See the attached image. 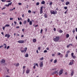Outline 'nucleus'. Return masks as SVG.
<instances>
[{
  "mask_svg": "<svg viewBox=\"0 0 77 77\" xmlns=\"http://www.w3.org/2000/svg\"><path fill=\"white\" fill-rule=\"evenodd\" d=\"M6 77H10V76H8V75H7L6 76Z\"/></svg>",
  "mask_w": 77,
  "mask_h": 77,
  "instance_id": "63",
  "label": "nucleus"
},
{
  "mask_svg": "<svg viewBox=\"0 0 77 77\" xmlns=\"http://www.w3.org/2000/svg\"><path fill=\"white\" fill-rule=\"evenodd\" d=\"M2 15H6V13H2Z\"/></svg>",
  "mask_w": 77,
  "mask_h": 77,
  "instance_id": "45",
  "label": "nucleus"
},
{
  "mask_svg": "<svg viewBox=\"0 0 77 77\" xmlns=\"http://www.w3.org/2000/svg\"><path fill=\"white\" fill-rule=\"evenodd\" d=\"M9 26H10V25H8V24H6L5 25V27H9Z\"/></svg>",
  "mask_w": 77,
  "mask_h": 77,
  "instance_id": "21",
  "label": "nucleus"
},
{
  "mask_svg": "<svg viewBox=\"0 0 77 77\" xmlns=\"http://www.w3.org/2000/svg\"><path fill=\"white\" fill-rule=\"evenodd\" d=\"M59 32L60 33H62V32H63V31L62 30L60 29L59 31Z\"/></svg>",
  "mask_w": 77,
  "mask_h": 77,
  "instance_id": "24",
  "label": "nucleus"
},
{
  "mask_svg": "<svg viewBox=\"0 0 77 77\" xmlns=\"http://www.w3.org/2000/svg\"><path fill=\"white\" fill-rule=\"evenodd\" d=\"M24 24H26V21L25 20L23 22Z\"/></svg>",
  "mask_w": 77,
  "mask_h": 77,
  "instance_id": "30",
  "label": "nucleus"
},
{
  "mask_svg": "<svg viewBox=\"0 0 77 77\" xmlns=\"http://www.w3.org/2000/svg\"><path fill=\"white\" fill-rule=\"evenodd\" d=\"M75 29H74L72 31V32H73V33H74L75 32Z\"/></svg>",
  "mask_w": 77,
  "mask_h": 77,
  "instance_id": "39",
  "label": "nucleus"
},
{
  "mask_svg": "<svg viewBox=\"0 0 77 77\" xmlns=\"http://www.w3.org/2000/svg\"><path fill=\"white\" fill-rule=\"evenodd\" d=\"M57 54H58V55H59V56H60L61 54L60 53H57Z\"/></svg>",
  "mask_w": 77,
  "mask_h": 77,
  "instance_id": "35",
  "label": "nucleus"
},
{
  "mask_svg": "<svg viewBox=\"0 0 77 77\" xmlns=\"http://www.w3.org/2000/svg\"><path fill=\"white\" fill-rule=\"evenodd\" d=\"M6 60L4 59H2L1 61L0 62L1 64L3 65V66H6L7 65V63H5Z\"/></svg>",
  "mask_w": 77,
  "mask_h": 77,
  "instance_id": "1",
  "label": "nucleus"
},
{
  "mask_svg": "<svg viewBox=\"0 0 77 77\" xmlns=\"http://www.w3.org/2000/svg\"><path fill=\"white\" fill-rule=\"evenodd\" d=\"M69 36V34H67L66 35V38H68Z\"/></svg>",
  "mask_w": 77,
  "mask_h": 77,
  "instance_id": "23",
  "label": "nucleus"
},
{
  "mask_svg": "<svg viewBox=\"0 0 77 77\" xmlns=\"http://www.w3.org/2000/svg\"><path fill=\"white\" fill-rule=\"evenodd\" d=\"M47 51L45 50L44 51V53H47Z\"/></svg>",
  "mask_w": 77,
  "mask_h": 77,
  "instance_id": "41",
  "label": "nucleus"
},
{
  "mask_svg": "<svg viewBox=\"0 0 77 77\" xmlns=\"http://www.w3.org/2000/svg\"><path fill=\"white\" fill-rule=\"evenodd\" d=\"M12 5V2H10V3H8V6H9L11 5Z\"/></svg>",
  "mask_w": 77,
  "mask_h": 77,
  "instance_id": "20",
  "label": "nucleus"
},
{
  "mask_svg": "<svg viewBox=\"0 0 77 77\" xmlns=\"http://www.w3.org/2000/svg\"><path fill=\"white\" fill-rule=\"evenodd\" d=\"M20 25H21V24H22V22H20Z\"/></svg>",
  "mask_w": 77,
  "mask_h": 77,
  "instance_id": "56",
  "label": "nucleus"
},
{
  "mask_svg": "<svg viewBox=\"0 0 77 77\" xmlns=\"http://www.w3.org/2000/svg\"><path fill=\"white\" fill-rule=\"evenodd\" d=\"M36 39H34L33 40V42H36Z\"/></svg>",
  "mask_w": 77,
  "mask_h": 77,
  "instance_id": "18",
  "label": "nucleus"
},
{
  "mask_svg": "<svg viewBox=\"0 0 77 77\" xmlns=\"http://www.w3.org/2000/svg\"><path fill=\"white\" fill-rule=\"evenodd\" d=\"M69 46H70L69 45H68L67 46V48H68L69 47Z\"/></svg>",
  "mask_w": 77,
  "mask_h": 77,
  "instance_id": "59",
  "label": "nucleus"
},
{
  "mask_svg": "<svg viewBox=\"0 0 77 77\" xmlns=\"http://www.w3.org/2000/svg\"><path fill=\"white\" fill-rule=\"evenodd\" d=\"M51 12V14H57V11H56L55 10V11H50Z\"/></svg>",
  "mask_w": 77,
  "mask_h": 77,
  "instance_id": "3",
  "label": "nucleus"
},
{
  "mask_svg": "<svg viewBox=\"0 0 77 77\" xmlns=\"http://www.w3.org/2000/svg\"><path fill=\"white\" fill-rule=\"evenodd\" d=\"M16 29H18L20 28V26H17L16 27Z\"/></svg>",
  "mask_w": 77,
  "mask_h": 77,
  "instance_id": "48",
  "label": "nucleus"
},
{
  "mask_svg": "<svg viewBox=\"0 0 77 77\" xmlns=\"http://www.w3.org/2000/svg\"><path fill=\"white\" fill-rule=\"evenodd\" d=\"M2 2H5L6 0H1Z\"/></svg>",
  "mask_w": 77,
  "mask_h": 77,
  "instance_id": "32",
  "label": "nucleus"
},
{
  "mask_svg": "<svg viewBox=\"0 0 77 77\" xmlns=\"http://www.w3.org/2000/svg\"><path fill=\"white\" fill-rule=\"evenodd\" d=\"M71 71H72V73H71V76H72L74 74V71L73 70H71Z\"/></svg>",
  "mask_w": 77,
  "mask_h": 77,
  "instance_id": "8",
  "label": "nucleus"
},
{
  "mask_svg": "<svg viewBox=\"0 0 77 77\" xmlns=\"http://www.w3.org/2000/svg\"><path fill=\"white\" fill-rule=\"evenodd\" d=\"M39 5V2H37L36 4V6H38Z\"/></svg>",
  "mask_w": 77,
  "mask_h": 77,
  "instance_id": "29",
  "label": "nucleus"
},
{
  "mask_svg": "<svg viewBox=\"0 0 77 77\" xmlns=\"http://www.w3.org/2000/svg\"><path fill=\"white\" fill-rule=\"evenodd\" d=\"M14 65H15V66H19V65H20V64H19V63H18L17 64V63H15L14 64Z\"/></svg>",
  "mask_w": 77,
  "mask_h": 77,
  "instance_id": "9",
  "label": "nucleus"
},
{
  "mask_svg": "<svg viewBox=\"0 0 77 77\" xmlns=\"http://www.w3.org/2000/svg\"><path fill=\"white\" fill-rule=\"evenodd\" d=\"M9 48H10V46H8V47H7V49H9Z\"/></svg>",
  "mask_w": 77,
  "mask_h": 77,
  "instance_id": "42",
  "label": "nucleus"
},
{
  "mask_svg": "<svg viewBox=\"0 0 77 77\" xmlns=\"http://www.w3.org/2000/svg\"><path fill=\"white\" fill-rule=\"evenodd\" d=\"M68 54H66V55H65V57H68Z\"/></svg>",
  "mask_w": 77,
  "mask_h": 77,
  "instance_id": "31",
  "label": "nucleus"
},
{
  "mask_svg": "<svg viewBox=\"0 0 77 77\" xmlns=\"http://www.w3.org/2000/svg\"><path fill=\"white\" fill-rule=\"evenodd\" d=\"M43 9V7H42L40 8V11H42V9Z\"/></svg>",
  "mask_w": 77,
  "mask_h": 77,
  "instance_id": "28",
  "label": "nucleus"
},
{
  "mask_svg": "<svg viewBox=\"0 0 77 77\" xmlns=\"http://www.w3.org/2000/svg\"><path fill=\"white\" fill-rule=\"evenodd\" d=\"M31 12V11H30V10L28 11V13H30Z\"/></svg>",
  "mask_w": 77,
  "mask_h": 77,
  "instance_id": "57",
  "label": "nucleus"
},
{
  "mask_svg": "<svg viewBox=\"0 0 77 77\" xmlns=\"http://www.w3.org/2000/svg\"><path fill=\"white\" fill-rule=\"evenodd\" d=\"M54 73L55 74H56V73H57V71H55L54 72Z\"/></svg>",
  "mask_w": 77,
  "mask_h": 77,
  "instance_id": "49",
  "label": "nucleus"
},
{
  "mask_svg": "<svg viewBox=\"0 0 77 77\" xmlns=\"http://www.w3.org/2000/svg\"><path fill=\"white\" fill-rule=\"evenodd\" d=\"M73 63H72V62H70L69 64V65H72V64Z\"/></svg>",
  "mask_w": 77,
  "mask_h": 77,
  "instance_id": "17",
  "label": "nucleus"
},
{
  "mask_svg": "<svg viewBox=\"0 0 77 77\" xmlns=\"http://www.w3.org/2000/svg\"><path fill=\"white\" fill-rule=\"evenodd\" d=\"M29 72H30V70L29 69H27L26 70V74H28V73H29Z\"/></svg>",
  "mask_w": 77,
  "mask_h": 77,
  "instance_id": "11",
  "label": "nucleus"
},
{
  "mask_svg": "<svg viewBox=\"0 0 77 77\" xmlns=\"http://www.w3.org/2000/svg\"><path fill=\"white\" fill-rule=\"evenodd\" d=\"M35 65L37 66V67H38V63H36L35 64Z\"/></svg>",
  "mask_w": 77,
  "mask_h": 77,
  "instance_id": "54",
  "label": "nucleus"
},
{
  "mask_svg": "<svg viewBox=\"0 0 77 77\" xmlns=\"http://www.w3.org/2000/svg\"><path fill=\"white\" fill-rule=\"evenodd\" d=\"M56 69H56V68H54V69H52V70H56Z\"/></svg>",
  "mask_w": 77,
  "mask_h": 77,
  "instance_id": "36",
  "label": "nucleus"
},
{
  "mask_svg": "<svg viewBox=\"0 0 77 77\" xmlns=\"http://www.w3.org/2000/svg\"><path fill=\"white\" fill-rule=\"evenodd\" d=\"M18 5H22V3H18Z\"/></svg>",
  "mask_w": 77,
  "mask_h": 77,
  "instance_id": "50",
  "label": "nucleus"
},
{
  "mask_svg": "<svg viewBox=\"0 0 77 77\" xmlns=\"http://www.w3.org/2000/svg\"><path fill=\"white\" fill-rule=\"evenodd\" d=\"M6 70H7V72L9 73V69H8L7 68H6Z\"/></svg>",
  "mask_w": 77,
  "mask_h": 77,
  "instance_id": "19",
  "label": "nucleus"
},
{
  "mask_svg": "<svg viewBox=\"0 0 77 77\" xmlns=\"http://www.w3.org/2000/svg\"><path fill=\"white\" fill-rule=\"evenodd\" d=\"M21 53H23V52L25 53V52L24 51V50H21Z\"/></svg>",
  "mask_w": 77,
  "mask_h": 77,
  "instance_id": "38",
  "label": "nucleus"
},
{
  "mask_svg": "<svg viewBox=\"0 0 77 77\" xmlns=\"http://www.w3.org/2000/svg\"><path fill=\"white\" fill-rule=\"evenodd\" d=\"M7 38H9V37H10V35L8 34H6L5 35V37H7Z\"/></svg>",
  "mask_w": 77,
  "mask_h": 77,
  "instance_id": "6",
  "label": "nucleus"
},
{
  "mask_svg": "<svg viewBox=\"0 0 77 77\" xmlns=\"http://www.w3.org/2000/svg\"><path fill=\"white\" fill-rule=\"evenodd\" d=\"M14 23L15 24H17V22L14 21Z\"/></svg>",
  "mask_w": 77,
  "mask_h": 77,
  "instance_id": "62",
  "label": "nucleus"
},
{
  "mask_svg": "<svg viewBox=\"0 0 77 77\" xmlns=\"http://www.w3.org/2000/svg\"><path fill=\"white\" fill-rule=\"evenodd\" d=\"M70 53V51H68L67 52H66V53L67 54H68V53Z\"/></svg>",
  "mask_w": 77,
  "mask_h": 77,
  "instance_id": "33",
  "label": "nucleus"
},
{
  "mask_svg": "<svg viewBox=\"0 0 77 77\" xmlns=\"http://www.w3.org/2000/svg\"><path fill=\"white\" fill-rule=\"evenodd\" d=\"M5 6H7V7H9V5H5Z\"/></svg>",
  "mask_w": 77,
  "mask_h": 77,
  "instance_id": "47",
  "label": "nucleus"
},
{
  "mask_svg": "<svg viewBox=\"0 0 77 77\" xmlns=\"http://www.w3.org/2000/svg\"><path fill=\"white\" fill-rule=\"evenodd\" d=\"M23 74H24V72H25V70H24V68H23Z\"/></svg>",
  "mask_w": 77,
  "mask_h": 77,
  "instance_id": "37",
  "label": "nucleus"
},
{
  "mask_svg": "<svg viewBox=\"0 0 77 77\" xmlns=\"http://www.w3.org/2000/svg\"><path fill=\"white\" fill-rule=\"evenodd\" d=\"M25 56L26 57H27L29 56V54H26L25 55Z\"/></svg>",
  "mask_w": 77,
  "mask_h": 77,
  "instance_id": "15",
  "label": "nucleus"
},
{
  "mask_svg": "<svg viewBox=\"0 0 77 77\" xmlns=\"http://www.w3.org/2000/svg\"><path fill=\"white\" fill-rule=\"evenodd\" d=\"M60 38L59 36H56L55 38H54L53 39V40L55 42H58V41L59 40Z\"/></svg>",
  "mask_w": 77,
  "mask_h": 77,
  "instance_id": "2",
  "label": "nucleus"
},
{
  "mask_svg": "<svg viewBox=\"0 0 77 77\" xmlns=\"http://www.w3.org/2000/svg\"><path fill=\"white\" fill-rule=\"evenodd\" d=\"M71 55L72 57L73 58V59H75V56H74V53H72Z\"/></svg>",
  "mask_w": 77,
  "mask_h": 77,
  "instance_id": "7",
  "label": "nucleus"
},
{
  "mask_svg": "<svg viewBox=\"0 0 77 77\" xmlns=\"http://www.w3.org/2000/svg\"><path fill=\"white\" fill-rule=\"evenodd\" d=\"M76 31L77 32V28L75 29Z\"/></svg>",
  "mask_w": 77,
  "mask_h": 77,
  "instance_id": "64",
  "label": "nucleus"
},
{
  "mask_svg": "<svg viewBox=\"0 0 77 77\" xmlns=\"http://www.w3.org/2000/svg\"><path fill=\"white\" fill-rule=\"evenodd\" d=\"M69 45H70V46H72V44H69Z\"/></svg>",
  "mask_w": 77,
  "mask_h": 77,
  "instance_id": "60",
  "label": "nucleus"
},
{
  "mask_svg": "<svg viewBox=\"0 0 77 77\" xmlns=\"http://www.w3.org/2000/svg\"><path fill=\"white\" fill-rule=\"evenodd\" d=\"M41 4L42 5H44L45 4V1H43L41 2Z\"/></svg>",
  "mask_w": 77,
  "mask_h": 77,
  "instance_id": "14",
  "label": "nucleus"
},
{
  "mask_svg": "<svg viewBox=\"0 0 77 77\" xmlns=\"http://www.w3.org/2000/svg\"><path fill=\"white\" fill-rule=\"evenodd\" d=\"M44 60V57L41 58L40 59V60Z\"/></svg>",
  "mask_w": 77,
  "mask_h": 77,
  "instance_id": "22",
  "label": "nucleus"
},
{
  "mask_svg": "<svg viewBox=\"0 0 77 77\" xmlns=\"http://www.w3.org/2000/svg\"><path fill=\"white\" fill-rule=\"evenodd\" d=\"M29 24H30V25H32V21H30Z\"/></svg>",
  "mask_w": 77,
  "mask_h": 77,
  "instance_id": "25",
  "label": "nucleus"
},
{
  "mask_svg": "<svg viewBox=\"0 0 77 77\" xmlns=\"http://www.w3.org/2000/svg\"><path fill=\"white\" fill-rule=\"evenodd\" d=\"M38 25H36L35 26V27H38Z\"/></svg>",
  "mask_w": 77,
  "mask_h": 77,
  "instance_id": "61",
  "label": "nucleus"
},
{
  "mask_svg": "<svg viewBox=\"0 0 77 77\" xmlns=\"http://www.w3.org/2000/svg\"><path fill=\"white\" fill-rule=\"evenodd\" d=\"M64 8L65 9H67V7H65Z\"/></svg>",
  "mask_w": 77,
  "mask_h": 77,
  "instance_id": "44",
  "label": "nucleus"
},
{
  "mask_svg": "<svg viewBox=\"0 0 77 77\" xmlns=\"http://www.w3.org/2000/svg\"><path fill=\"white\" fill-rule=\"evenodd\" d=\"M6 27L5 26L3 27L2 29L3 30H5V28Z\"/></svg>",
  "mask_w": 77,
  "mask_h": 77,
  "instance_id": "43",
  "label": "nucleus"
},
{
  "mask_svg": "<svg viewBox=\"0 0 77 77\" xmlns=\"http://www.w3.org/2000/svg\"><path fill=\"white\" fill-rule=\"evenodd\" d=\"M63 69H61L60 70L59 74V75H60L63 73Z\"/></svg>",
  "mask_w": 77,
  "mask_h": 77,
  "instance_id": "4",
  "label": "nucleus"
},
{
  "mask_svg": "<svg viewBox=\"0 0 77 77\" xmlns=\"http://www.w3.org/2000/svg\"><path fill=\"white\" fill-rule=\"evenodd\" d=\"M69 2H66V5H69Z\"/></svg>",
  "mask_w": 77,
  "mask_h": 77,
  "instance_id": "16",
  "label": "nucleus"
},
{
  "mask_svg": "<svg viewBox=\"0 0 77 77\" xmlns=\"http://www.w3.org/2000/svg\"><path fill=\"white\" fill-rule=\"evenodd\" d=\"M56 62H57V60H54V63H56Z\"/></svg>",
  "mask_w": 77,
  "mask_h": 77,
  "instance_id": "34",
  "label": "nucleus"
},
{
  "mask_svg": "<svg viewBox=\"0 0 77 77\" xmlns=\"http://www.w3.org/2000/svg\"><path fill=\"white\" fill-rule=\"evenodd\" d=\"M52 5V2H50L49 3V5H50V6H51Z\"/></svg>",
  "mask_w": 77,
  "mask_h": 77,
  "instance_id": "46",
  "label": "nucleus"
},
{
  "mask_svg": "<svg viewBox=\"0 0 77 77\" xmlns=\"http://www.w3.org/2000/svg\"><path fill=\"white\" fill-rule=\"evenodd\" d=\"M63 56L62 54H61L60 55V57H62Z\"/></svg>",
  "mask_w": 77,
  "mask_h": 77,
  "instance_id": "51",
  "label": "nucleus"
},
{
  "mask_svg": "<svg viewBox=\"0 0 77 77\" xmlns=\"http://www.w3.org/2000/svg\"><path fill=\"white\" fill-rule=\"evenodd\" d=\"M56 28H54V32H55L56 31Z\"/></svg>",
  "mask_w": 77,
  "mask_h": 77,
  "instance_id": "53",
  "label": "nucleus"
},
{
  "mask_svg": "<svg viewBox=\"0 0 77 77\" xmlns=\"http://www.w3.org/2000/svg\"><path fill=\"white\" fill-rule=\"evenodd\" d=\"M11 2V1L10 0L6 1V2Z\"/></svg>",
  "mask_w": 77,
  "mask_h": 77,
  "instance_id": "55",
  "label": "nucleus"
},
{
  "mask_svg": "<svg viewBox=\"0 0 77 77\" xmlns=\"http://www.w3.org/2000/svg\"><path fill=\"white\" fill-rule=\"evenodd\" d=\"M27 21H28V23H29L30 22V19L28 18L27 20Z\"/></svg>",
  "mask_w": 77,
  "mask_h": 77,
  "instance_id": "27",
  "label": "nucleus"
},
{
  "mask_svg": "<svg viewBox=\"0 0 77 77\" xmlns=\"http://www.w3.org/2000/svg\"><path fill=\"white\" fill-rule=\"evenodd\" d=\"M52 75H54V74H55V73H54V72L52 73Z\"/></svg>",
  "mask_w": 77,
  "mask_h": 77,
  "instance_id": "52",
  "label": "nucleus"
},
{
  "mask_svg": "<svg viewBox=\"0 0 77 77\" xmlns=\"http://www.w3.org/2000/svg\"><path fill=\"white\" fill-rule=\"evenodd\" d=\"M27 48H24V51H25V53H26V51H27Z\"/></svg>",
  "mask_w": 77,
  "mask_h": 77,
  "instance_id": "12",
  "label": "nucleus"
},
{
  "mask_svg": "<svg viewBox=\"0 0 77 77\" xmlns=\"http://www.w3.org/2000/svg\"><path fill=\"white\" fill-rule=\"evenodd\" d=\"M40 66L41 67H42L43 66V63L42 62H41Z\"/></svg>",
  "mask_w": 77,
  "mask_h": 77,
  "instance_id": "10",
  "label": "nucleus"
},
{
  "mask_svg": "<svg viewBox=\"0 0 77 77\" xmlns=\"http://www.w3.org/2000/svg\"><path fill=\"white\" fill-rule=\"evenodd\" d=\"M42 31H43L42 29H41L40 31V33H42Z\"/></svg>",
  "mask_w": 77,
  "mask_h": 77,
  "instance_id": "40",
  "label": "nucleus"
},
{
  "mask_svg": "<svg viewBox=\"0 0 77 77\" xmlns=\"http://www.w3.org/2000/svg\"><path fill=\"white\" fill-rule=\"evenodd\" d=\"M24 41L23 40H20L18 41V42L20 44H23V43H24Z\"/></svg>",
  "mask_w": 77,
  "mask_h": 77,
  "instance_id": "5",
  "label": "nucleus"
},
{
  "mask_svg": "<svg viewBox=\"0 0 77 77\" xmlns=\"http://www.w3.org/2000/svg\"><path fill=\"white\" fill-rule=\"evenodd\" d=\"M40 13L41 14H42V10H40Z\"/></svg>",
  "mask_w": 77,
  "mask_h": 77,
  "instance_id": "26",
  "label": "nucleus"
},
{
  "mask_svg": "<svg viewBox=\"0 0 77 77\" xmlns=\"http://www.w3.org/2000/svg\"><path fill=\"white\" fill-rule=\"evenodd\" d=\"M13 19H13V18H10V20H13Z\"/></svg>",
  "mask_w": 77,
  "mask_h": 77,
  "instance_id": "58",
  "label": "nucleus"
},
{
  "mask_svg": "<svg viewBox=\"0 0 77 77\" xmlns=\"http://www.w3.org/2000/svg\"><path fill=\"white\" fill-rule=\"evenodd\" d=\"M44 17H45V18H47L48 16L47 15V14L45 13L44 15Z\"/></svg>",
  "mask_w": 77,
  "mask_h": 77,
  "instance_id": "13",
  "label": "nucleus"
}]
</instances>
